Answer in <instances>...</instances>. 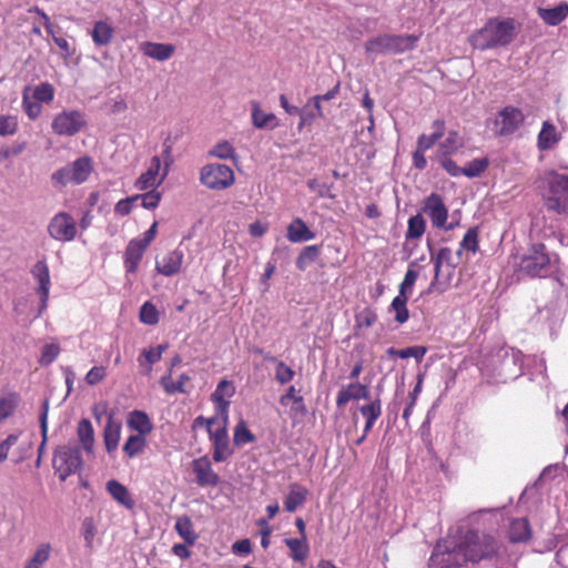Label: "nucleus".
Returning a JSON list of instances; mask_svg holds the SVG:
<instances>
[{
	"label": "nucleus",
	"mask_w": 568,
	"mask_h": 568,
	"mask_svg": "<svg viewBox=\"0 0 568 568\" xmlns=\"http://www.w3.org/2000/svg\"><path fill=\"white\" fill-rule=\"evenodd\" d=\"M458 541L467 565L503 560L506 557V550L497 538L479 529H468L458 538Z\"/></svg>",
	"instance_id": "obj_1"
},
{
	"label": "nucleus",
	"mask_w": 568,
	"mask_h": 568,
	"mask_svg": "<svg viewBox=\"0 0 568 568\" xmlns=\"http://www.w3.org/2000/svg\"><path fill=\"white\" fill-rule=\"evenodd\" d=\"M537 187L547 211L568 214V175L547 171L537 180Z\"/></svg>",
	"instance_id": "obj_2"
},
{
	"label": "nucleus",
	"mask_w": 568,
	"mask_h": 568,
	"mask_svg": "<svg viewBox=\"0 0 568 568\" xmlns=\"http://www.w3.org/2000/svg\"><path fill=\"white\" fill-rule=\"evenodd\" d=\"M514 37L515 24L513 20H489L480 30L470 36L469 42L474 49L484 51L507 45Z\"/></svg>",
	"instance_id": "obj_3"
},
{
	"label": "nucleus",
	"mask_w": 568,
	"mask_h": 568,
	"mask_svg": "<svg viewBox=\"0 0 568 568\" xmlns=\"http://www.w3.org/2000/svg\"><path fill=\"white\" fill-rule=\"evenodd\" d=\"M419 37L414 34H379L365 42L367 54H399L413 50Z\"/></svg>",
	"instance_id": "obj_4"
},
{
	"label": "nucleus",
	"mask_w": 568,
	"mask_h": 568,
	"mask_svg": "<svg viewBox=\"0 0 568 568\" xmlns=\"http://www.w3.org/2000/svg\"><path fill=\"white\" fill-rule=\"evenodd\" d=\"M92 171V159L90 156H82L57 170L51 175V181L52 184L59 189H62L68 184H81L89 179Z\"/></svg>",
	"instance_id": "obj_5"
},
{
	"label": "nucleus",
	"mask_w": 568,
	"mask_h": 568,
	"mask_svg": "<svg viewBox=\"0 0 568 568\" xmlns=\"http://www.w3.org/2000/svg\"><path fill=\"white\" fill-rule=\"evenodd\" d=\"M467 566L458 539L452 545L437 542L428 560L429 568H460Z\"/></svg>",
	"instance_id": "obj_6"
},
{
	"label": "nucleus",
	"mask_w": 568,
	"mask_h": 568,
	"mask_svg": "<svg viewBox=\"0 0 568 568\" xmlns=\"http://www.w3.org/2000/svg\"><path fill=\"white\" fill-rule=\"evenodd\" d=\"M52 465L60 480L64 481L69 476L81 470L83 467L80 448L69 445L58 447L53 454Z\"/></svg>",
	"instance_id": "obj_7"
},
{
	"label": "nucleus",
	"mask_w": 568,
	"mask_h": 568,
	"mask_svg": "<svg viewBox=\"0 0 568 568\" xmlns=\"http://www.w3.org/2000/svg\"><path fill=\"white\" fill-rule=\"evenodd\" d=\"M519 270L530 277L544 276L550 270V256L544 243L532 244L521 257Z\"/></svg>",
	"instance_id": "obj_8"
},
{
	"label": "nucleus",
	"mask_w": 568,
	"mask_h": 568,
	"mask_svg": "<svg viewBox=\"0 0 568 568\" xmlns=\"http://www.w3.org/2000/svg\"><path fill=\"white\" fill-rule=\"evenodd\" d=\"M200 181L210 190L222 191L234 184L235 175L229 165L211 163L201 169Z\"/></svg>",
	"instance_id": "obj_9"
},
{
	"label": "nucleus",
	"mask_w": 568,
	"mask_h": 568,
	"mask_svg": "<svg viewBox=\"0 0 568 568\" xmlns=\"http://www.w3.org/2000/svg\"><path fill=\"white\" fill-rule=\"evenodd\" d=\"M87 115L80 110H63L57 113L51 123L52 132L60 136H74L87 126Z\"/></svg>",
	"instance_id": "obj_10"
},
{
	"label": "nucleus",
	"mask_w": 568,
	"mask_h": 568,
	"mask_svg": "<svg viewBox=\"0 0 568 568\" xmlns=\"http://www.w3.org/2000/svg\"><path fill=\"white\" fill-rule=\"evenodd\" d=\"M227 419L229 417H220L219 423L207 432L213 445V460L215 463L224 462L233 454L226 429Z\"/></svg>",
	"instance_id": "obj_11"
},
{
	"label": "nucleus",
	"mask_w": 568,
	"mask_h": 568,
	"mask_svg": "<svg viewBox=\"0 0 568 568\" xmlns=\"http://www.w3.org/2000/svg\"><path fill=\"white\" fill-rule=\"evenodd\" d=\"M48 233L55 241L70 242L77 235V224L71 215L60 212L51 219Z\"/></svg>",
	"instance_id": "obj_12"
},
{
	"label": "nucleus",
	"mask_w": 568,
	"mask_h": 568,
	"mask_svg": "<svg viewBox=\"0 0 568 568\" xmlns=\"http://www.w3.org/2000/svg\"><path fill=\"white\" fill-rule=\"evenodd\" d=\"M525 122V114L516 106L503 108L496 118L497 133L501 136L514 134Z\"/></svg>",
	"instance_id": "obj_13"
},
{
	"label": "nucleus",
	"mask_w": 568,
	"mask_h": 568,
	"mask_svg": "<svg viewBox=\"0 0 568 568\" xmlns=\"http://www.w3.org/2000/svg\"><path fill=\"white\" fill-rule=\"evenodd\" d=\"M161 159L155 155L151 159L148 170L142 173L134 183V187L139 191H148L156 189L161 185L168 175V169H164L161 176Z\"/></svg>",
	"instance_id": "obj_14"
},
{
	"label": "nucleus",
	"mask_w": 568,
	"mask_h": 568,
	"mask_svg": "<svg viewBox=\"0 0 568 568\" xmlns=\"http://www.w3.org/2000/svg\"><path fill=\"white\" fill-rule=\"evenodd\" d=\"M31 274H32L33 278L39 284V287L37 291L40 296V306H39V311H38V316H41L42 313L48 307L49 292H50V285H51L50 272H49V267H48V264L45 263V261H38L33 265V267L31 270Z\"/></svg>",
	"instance_id": "obj_15"
},
{
	"label": "nucleus",
	"mask_w": 568,
	"mask_h": 568,
	"mask_svg": "<svg viewBox=\"0 0 568 568\" xmlns=\"http://www.w3.org/2000/svg\"><path fill=\"white\" fill-rule=\"evenodd\" d=\"M424 211L432 221V224L436 229H442L448 219V210L437 193H432L424 201Z\"/></svg>",
	"instance_id": "obj_16"
},
{
	"label": "nucleus",
	"mask_w": 568,
	"mask_h": 568,
	"mask_svg": "<svg viewBox=\"0 0 568 568\" xmlns=\"http://www.w3.org/2000/svg\"><path fill=\"white\" fill-rule=\"evenodd\" d=\"M235 394V386L227 379L219 382L215 390L211 395V400L215 405L216 415L220 417H229L230 399Z\"/></svg>",
	"instance_id": "obj_17"
},
{
	"label": "nucleus",
	"mask_w": 568,
	"mask_h": 568,
	"mask_svg": "<svg viewBox=\"0 0 568 568\" xmlns=\"http://www.w3.org/2000/svg\"><path fill=\"white\" fill-rule=\"evenodd\" d=\"M192 470L195 475L197 485L201 487H215L220 483V477L213 470L211 462L206 456L194 459L192 462Z\"/></svg>",
	"instance_id": "obj_18"
},
{
	"label": "nucleus",
	"mask_w": 568,
	"mask_h": 568,
	"mask_svg": "<svg viewBox=\"0 0 568 568\" xmlns=\"http://www.w3.org/2000/svg\"><path fill=\"white\" fill-rule=\"evenodd\" d=\"M184 253L176 248L168 252L162 257L156 258L155 270L158 273L164 276H172L178 274L183 264Z\"/></svg>",
	"instance_id": "obj_19"
},
{
	"label": "nucleus",
	"mask_w": 568,
	"mask_h": 568,
	"mask_svg": "<svg viewBox=\"0 0 568 568\" xmlns=\"http://www.w3.org/2000/svg\"><path fill=\"white\" fill-rule=\"evenodd\" d=\"M532 537L531 527L527 518L511 519L507 529V538L511 544H526Z\"/></svg>",
	"instance_id": "obj_20"
},
{
	"label": "nucleus",
	"mask_w": 568,
	"mask_h": 568,
	"mask_svg": "<svg viewBox=\"0 0 568 568\" xmlns=\"http://www.w3.org/2000/svg\"><path fill=\"white\" fill-rule=\"evenodd\" d=\"M146 246L138 242L136 240H131L125 247L123 262L126 275L136 273L140 262L146 251Z\"/></svg>",
	"instance_id": "obj_21"
},
{
	"label": "nucleus",
	"mask_w": 568,
	"mask_h": 568,
	"mask_svg": "<svg viewBox=\"0 0 568 568\" xmlns=\"http://www.w3.org/2000/svg\"><path fill=\"white\" fill-rule=\"evenodd\" d=\"M369 390L361 383H352L339 389L336 396L337 407H344L352 399H368Z\"/></svg>",
	"instance_id": "obj_22"
},
{
	"label": "nucleus",
	"mask_w": 568,
	"mask_h": 568,
	"mask_svg": "<svg viewBox=\"0 0 568 568\" xmlns=\"http://www.w3.org/2000/svg\"><path fill=\"white\" fill-rule=\"evenodd\" d=\"M561 140V135L558 132L555 124L549 121H544L541 130L537 136V148L539 151H547L552 149Z\"/></svg>",
	"instance_id": "obj_23"
},
{
	"label": "nucleus",
	"mask_w": 568,
	"mask_h": 568,
	"mask_svg": "<svg viewBox=\"0 0 568 568\" xmlns=\"http://www.w3.org/2000/svg\"><path fill=\"white\" fill-rule=\"evenodd\" d=\"M286 237L292 243H301L313 240L315 234L302 219L296 217L288 224Z\"/></svg>",
	"instance_id": "obj_24"
},
{
	"label": "nucleus",
	"mask_w": 568,
	"mask_h": 568,
	"mask_svg": "<svg viewBox=\"0 0 568 568\" xmlns=\"http://www.w3.org/2000/svg\"><path fill=\"white\" fill-rule=\"evenodd\" d=\"M308 489L300 484H291L288 486V493L284 499V509L287 513H294L301 507L307 499Z\"/></svg>",
	"instance_id": "obj_25"
},
{
	"label": "nucleus",
	"mask_w": 568,
	"mask_h": 568,
	"mask_svg": "<svg viewBox=\"0 0 568 568\" xmlns=\"http://www.w3.org/2000/svg\"><path fill=\"white\" fill-rule=\"evenodd\" d=\"M128 427L138 432L139 435L146 436L153 429V424L146 413L142 410H133L128 417Z\"/></svg>",
	"instance_id": "obj_26"
},
{
	"label": "nucleus",
	"mask_w": 568,
	"mask_h": 568,
	"mask_svg": "<svg viewBox=\"0 0 568 568\" xmlns=\"http://www.w3.org/2000/svg\"><path fill=\"white\" fill-rule=\"evenodd\" d=\"M254 353L263 356V359L266 362H276L275 379L281 385L287 384L294 378L295 372L290 366H287L284 362L276 361V358L274 356H271L270 354H265L262 348H256L254 351Z\"/></svg>",
	"instance_id": "obj_27"
},
{
	"label": "nucleus",
	"mask_w": 568,
	"mask_h": 568,
	"mask_svg": "<svg viewBox=\"0 0 568 568\" xmlns=\"http://www.w3.org/2000/svg\"><path fill=\"white\" fill-rule=\"evenodd\" d=\"M539 17L544 20L548 26H558L568 16V3L560 2L555 8H539L538 9Z\"/></svg>",
	"instance_id": "obj_28"
},
{
	"label": "nucleus",
	"mask_w": 568,
	"mask_h": 568,
	"mask_svg": "<svg viewBox=\"0 0 568 568\" xmlns=\"http://www.w3.org/2000/svg\"><path fill=\"white\" fill-rule=\"evenodd\" d=\"M106 490L114 500L124 506L126 509H132L134 507V500L123 484L115 479L109 480L106 483Z\"/></svg>",
	"instance_id": "obj_29"
},
{
	"label": "nucleus",
	"mask_w": 568,
	"mask_h": 568,
	"mask_svg": "<svg viewBox=\"0 0 568 568\" xmlns=\"http://www.w3.org/2000/svg\"><path fill=\"white\" fill-rule=\"evenodd\" d=\"M252 124L256 129H275L278 125L277 118L273 113H265L258 102H252Z\"/></svg>",
	"instance_id": "obj_30"
},
{
	"label": "nucleus",
	"mask_w": 568,
	"mask_h": 568,
	"mask_svg": "<svg viewBox=\"0 0 568 568\" xmlns=\"http://www.w3.org/2000/svg\"><path fill=\"white\" fill-rule=\"evenodd\" d=\"M168 344H160L156 347L143 349L138 358L141 367H145V374L152 372L153 364L161 361L163 353L168 349Z\"/></svg>",
	"instance_id": "obj_31"
},
{
	"label": "nucleus",
	"mask_w": 568,
	"mask_h": 568,
	"mask_svg": "<svg viewBox=\"0 0 568 568\" xmlns=\"http://www.w3.org/2000/svg\"><path fill=\"white\" fill-rule=\"evenodd\" d=\"M174 530L178 532V535L186 542V545L193 546L199 536L194 530L193 523L191 518L186 515L178 517Z\"/></svg>",
	"instance_id": "obj_32"
},
{
	"label": "nucleus",
	"mask_w": 568,
	"mask_h": 568,
	"mask_svg": "<svg viewBox=\"0 0 568 568\" xmlns=\"http://www.w3.org/2000/svg\"><path fill=\"white\" fill-rule=\"evenodd\" d=\"M433 132L422 134L417 139V144L426 150L432 149L445 134L446 124L444 120L437 119L432 123Z\"/></svg>",
	"instance_id": "obj_33"
},
{
	"label": "nucleus",
	"mask_w": 568,
	"mask_h": 568,
	"mask_svg": "<svg viewBox=\"0 0 568 568\" xmlns=\"http://www.w3.org/2000/svg\"><path fill=\"white\" fill-rule=\"evenodd\" d=\"M77 435L84 452L91 454L94 445V430L89 419L83 418L78 423Z\"/></svg>",
	"instance_id": "obj_34"
},
{
	"label": "nucleus",
	"mask_w": 568,
	"mask_h": 568,
	"mask_svg": "<svg viewBox=\"0 0 568 568\" xmlns=\"http://www.w3.org/2000/svg\"><path fill=\"white\" fill-rule=\"evenodd\" d=\"M432 261L434 263V271H435L434 280L430 283L432 287L438 281L440 268L444 264H446L453 268L456 267L458 264V262L454 261L453 252L449 247H442L438 251V253L436 254V256H432Z\"/></svg>",
	"instance_id": "obj_35"
},
{
	"label": "nucleus",
	"mask_w": 568,
	"mask_h": 568,
	"mask_svg": "<svg viewBox=\"0 0 568 568\" xmlns=\"http://www.w3.org/2000/svg\"><path fill=\"white\" fill-rule=\"evenodd\" d=\"M285 545L290 549V557L297 562H304L308 556V545L306 538H286Z\"/></svg>",
	"instance_id": "obj_36"
},
{
	"label": "nucleus",
	"mask_w": 568,
	"mask_h": 568,
	"mask_svg": "<svg viewBox=\"0 0 568 568\" xmlns=\"http://www.w3.org/2000/svg\"><path fill=\"white\" fill-rule=\"evenodd\" d=\"M426 231V222L420 214L410 216L407 222V230L405 233L406 244L422 239Z\"/></svg>",
	"instance_id": "obj_37"
},
{
	"label": "nucleus",
	"mask_w": 568,
	"mask_h": 568,
	"mask_svg": "<svg viewBox=\"0 0 568 568\" xmlns=\"http://www.w3.org/2000/svg\"><path fill=\"white\" fill-rule=\"evenodd\" d=\"M174 51V45L169 43L146 42L144 45V54L158 61H165L170 59Z\"/></svg>",
	"instance_id": "obj_38"
},
{
	"label": "nucleus",
	"mask_w": 568,
	"mask_h": 568,
	"mask_svg": "<svg viewBox=\"0 0 568 568\" xmlns=\"http://www.w3.org/2000/svg\"><path fill=\"white\" fill-rule=\"evenodd\" d=\"M114 29L106 21H97L93 26L91 36L93 42L99 45H106L111 42L113 38Z\"/></svg>",
	"instance_id": "obj_39"
},
{
	"label": "nucleus",
	"mask_w": 568,
	"mask_h": 568,
	"mask_svg": "<svg viewBox=\"0 0 568 568\" xmlns=\"http://www.w3.org/2000/svg\"><path fill=\"white\" fill-rule=\"evenodd\" d=\"M479 250V231L478 227L474 226L467 230L463 240L459 243L457 256L462 257L463 252L476 254Z\"/></svg>",
	"instance_id": "obj_40"
},
{
	"label": "nucleus",
	"mask_w": 568,
	"mask_h": 568,
	"mask_svg": "<svg viewBox=\"0 0 568 568\" xmlns=\"http://www.w3.org/2000/svg\"><path fill=\"white\" fill-rule=\"evenodd\" d=\"M463 146V140L457 131H449L443 142L439 143L436 155H452Z\"/></svg>",
	"instance_id": "obj_41"
},
{
	"label": "nucleus",
	"mask_w": 568,
	"mask_h": 568,
	"mask_svg": "<svg viewBox=\"0 0 568 568\" xmlns=\"http://www.w3.org/2000/svg\"><path fill=\"white\" fill-rule=\"evenodd\" d=\"M19 402L20 396L14 392H10L0 397V424L14 413Z\"/></svg>",
	"instance_id": "obj_42"
},
{
	"label": "nucleus",
	"mask_w": 568,
	"mask_h": 568,
	"mask_svg": "<svg viewBox=\"0 0 568 568\" xmlns=\"http://www.w3.org/2000/svg\"><path fill=\"white\" fill-rule=\"evenodd\" d=\"M146 447V439L143 435H130L123 445V452L129 458L144 452Z\"/></svg>",
	"instance_id": "obj_43"
},
{
	"label": "nucleus",
	"mask_w": 568,
	"mask_h": 568,
	"mask_svg": "<svg viewBox=\"0 0 568 568\" xmlns=\"http://www.w3.org/2000/svg\"><path fill=\"white\" fill-rule=\"evenodd\" d=\"M407 302H408L407 294H403V295H397L390 303V310L395 313L394 320L398 324H404L409 318Z\"/></svg>",
	"instance_id": "obj_44"
},
{
	"label": "nucleus",
	"mask_w": 568,
	"mask_h": 568,
	"mask_svg": "<svg viewBox=\"0 0 568 568\" xmlns=\"http://www.w3.org/2000/svg\"><path fill=\"white\" fill-rule=\"evenodd\" d=\"M121 437V427L119 424H113L111 420L104 427L103 438L105 448L109 453L116 449Z\"/></svg>",
	"instance_id": "obj_45"
},
{
	"label": "nucleus",
	"mask_w": 568,
	"mask_h": 568,
	"mask_svg": "<svg viewBox=\"0 0 568 568\" xmlns=\"http://www.w3.org/2000/svg\"><path fill=\"white\" fill-rule=\"evenodd\" d=\"M320 256V246L318 245H308L305 246L296 258V267L300 271H305L308 263L314 262Z\"/></svg>",
	"instance_id": "obj_46"
},
{
	"label": "nucleus",
	"mask_w": 568,
	"mask_h": 568,
	"mask_svg": "<svg viewBox=\"0 0 568 568\" xmlns=\"http://www.w3.org/2000/svg\"><path fill=\"white\" fill-rule=\"evenodd\" d=\"M28 90L29 88H26L22 93V109L30 120H37L42 113V105L29 97Z\"/></svg>",
	"instance_id": "obj_47"
},
{
	"label": "nucleus",
	"mask_w": 568,
	"mask_h": 568,
	"mask_svg": "<svg viewBox=\"0 0 568 568\" xmlns=\"http://www.w3.org/2000/svg\"><path fill=\"white\" fill-rule=\"evenodd\" d=\"M32 99L39 103L50 104L54 99V88L49 82H41L34 87L32 92Z\"/></svg>",
	"instance_id": "obj_48"
},
{
	"label": "nucleus",
	"mask_w": 568,
	"mask_h": 568,
	"mask_svg": "<svg viewBox=\"0 0 568 568\" xmlns=\"http://www.w3.org/2000/svg\"><path fill=\"white\" fill-rule=\"evenodd\" d=\"M233 440H234V444L237 446L253 443L255 440V436L248 429L245 420L241 419L237 423V425L235 426Z\"/></svg>",
	"instance_id": "obj_49"
},
{
	"label": "nucleus",
	"mask_w": 568,
	"mask_h": 568,
	"mask_svg": "<svg viewBox=\"0 0 568 568\" xmlns=\"http://www.w3.org/2000/svg\"><path fill=\"white\" fill-rule=\"evenodd\" d=\"M139 318L143 324L155 325L159 323L160 316L155 305L152 302H145L140 307Z\"/></svg>",
	"instance_id": "obj_50"
},
{
	"label": "nucleus",
	"mask_w": 568,
	"mask_h": 568,
	"mask_svg": "<svg viewBox=\"0 0 568 568\" xmlns=\"http://www.w3.org/2000/svg\"><path fill=\"white\" fill-rule=\"evenodd\" d=\"M190 382V377L182 374L176 382L171 381L170 376H164L161 379V384L164 390L169 394L185 393V384Z\"/></svg>",
	"instance_id": "obj_51"
},
{
	"label": "nucleus",
	"mask_w": 568,
	"mask_h": 568,
	"mask_svg": "<svg viewBox=\"0 0 568 568\" xmlns=\"http://www.w3.org/2000/svg\"><path fill=\"white\" fill-rule=\"evenodd\" d=\"M377 322L376 311L372 307H365L355 315L356 328H368Z\"/></svg>",
	"instance_id": "obj_52"
},
{
	"label": "nucleus",
	"mask_w": 568,
	"mask_h": 568,
	"mask_svg": "<svg viewBox=\"0 0 568 568\" xmlns=\"http://www.w3.org/2000/svg\"><path fill=\"white\" fill-rule=\"evenodd\" d=\"M52 547L49 542H42L38 545L32 557L27 560L28 562L42 568V566L49 560L51 556Z\"/></svg>",
	"instance_id": "obj_53"
},
{
	"label": "nucleus",
	"mask_w": 568,
	"mask_h": 568,
	"mask_svg": "<svg viewBox=\"0 0 568 568\" xmlns=\"http://www.w3.org/2000/svg\"><path fill=\"white\" fill-rule=\"evenodd\" d=\"M81 534L83 536L85 547L88 548L89 552H92L93 550V541L94 537L97 535V527L94 525V520L91 517L84 518L81 525Z\"/></svg>",
	"instance_id": "obj_54"
},
{
	"label": "nucleus",
	"mask_w": 568,
	"mask_h": 568,
	"mask_svg": "<svg viewBox=\"0 0 568 568\" xmlns=\"http://www.w3.org/2000/svg\"><path fill=\"white\" fill-rule=\"evenodd\" d=\"M210 155L217 159H235V149L229 141H221L210 151Z\"/></svg>",
	"instance_id": "obj_55"
},
{
	"label": "nucleus",
	"mask_w": 568,
	"mask_h": 568,
	"mask_svg": "<svg viewBox=\"0 0 568 568\" xmlns=\"http://www.w3.org/2000/svg\"><path fill=\"white\" fill-rule=\"evenodd\" d=\"M488 166V160L483 159H475L466 164L465 168H463V175L468 178H476L479 176Z\"/></svg>",
	"instance_id": "obj_56"
},
{
	"label": "nucleus",
	"mask_w": 568,
	"mask_h": 568,
	"mask_svg": "<svg viewBox=\"0 0 568 568\" xmlns=\"http://www.w3.org/2000/svg\"><path fill=\"white\" fill-rule=\"evenodd\" d=\"M359 412L365 420H377L382 415V403L379 398L359 407Z\"/></svg>",
	"instance_id": "obj_57"
},
{
	"label": "nucleus",
	"mask_w": 568,
	"mask_h": 568,
	"mask_svg": "<svg viewBox=\"0 0 568 568\" xmlns=\"http://www.w3.org/2000/svg\"><path fill=\"white\" fill-rule=\"evenodd\" d=\"M18 119L14 115H0V136L13 135L18 131Z\"/></svg>",
	"instance_id": "obj_58"
},
{
	"label": "nucleus",
	"mask_w": 568,
	"mask_h": 568,
	"mask_svg": "<svg viewBox=\"0 0 568 568\" xmlns=\"http://www.w3.org/2000/svg\"><path fill=\"white\" fill-rule=\"evenodd\" d=\"M135 196H139V200H141V205L148 210L158 207L161 201V193L155 189L149 190V192L143 194H136Z\"/></svg>",
	"instance_id": "obj_59"
},
{
	"label": "nucleus",
	"mask_w": 568,
	"mask_h": 568,
	"mask_svg": "<svg viewBox=\"0 0 568 568\" xmlns=\"http://www.w3.org/2000/svg\"><path fill=\"white\" fill-rule=\"evenodd\" d=\"M291 408L288 412L290 418L293 422L300 420L307 414V407L305 405L303 396H298V398H295V402H291Z\"/></svg>",
	"instance_id": "obj_60"
},
{
	"label": "nucleus",
	"mask_w": 568,
	"mask_h": 568,
	"mask_svg": "<svg viewBox=\"0 0 568 568\" xmlns=\"http://www.w3.org/2000/svg\"><path fill=\"white\" fill-rule=\"evenodd\" d=\"M60 354V347L58 344H47L43 346L41 352L40 364L50 365Z\"/></svg>",
	"instance_id": "obj_61"
},
{
	"label": "nucleus",
	"mask_w": 568,
	"mask_h": 568,
	"mask_svg": "<svg viewBox=\"0 0 568 568\" xmlns=\"http://www.w3.org/2000/svg\"><path fill=\"white\" fill-rule=\"evenodd\" d=\"M138 200H139V196H135V195L120 200L114 206L115 214H118L120 216L129 215L132 212V210L134 207V203Z\"/></svg>",
	"instance_id": "obj_62"
},
{
	"label": "nucleus",
	"mask_w": 568,
	"mask_h": 568,
	"mask_svg": "<svg viewBox=\"0 0 568 568\" xmlns=\"http://www.w3.org/2000/svg\"><path fill=\"white\" fill-rule=\"evenodd\" d=\"M450 155H436V159L440 163L442 168L452 176L463 175V169L459 168L455 161H453Z\"/></svg>",
	"instance_id": "obj_63"
},
{
	"label": "nucleus",
	"mask_w": 568,
	"mask_h": 568,
	"mask_svg": "<svg viewBox=\"0 0 568 568\" xmlns=\"http://www.w3.org/2000/svg\"><path fill=\"white\" fill-rule=\"evenodd\" d=\"M106 376L104 366H93L85 375L84 381L88 385L94 386L101 383Z\"/></svg>",
	"instance_id": "obj_64"
}]
</instances>
